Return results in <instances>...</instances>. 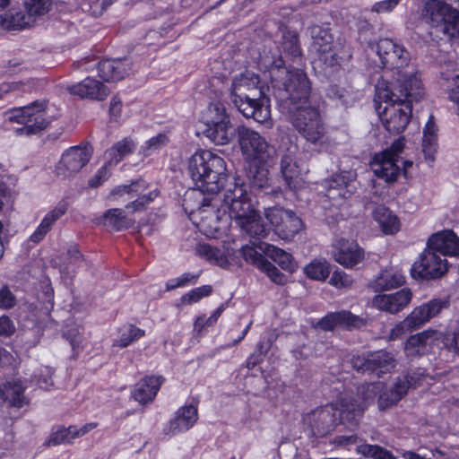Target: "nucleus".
Returning a JSON list of instances; mask_svg holds the SVG:
<instances>
[{
  "mask_svg": "<svg viewBox=\"0 0 459 459\" xmlns=\"http://www.w3.org/2000/svg\"><path fill=\"white\" fill-rule=\"evenodd\" d=\"M368 48L379 59L378 66L396 74V86L405 98L420 96L421 82L410 67V54L405 48L390 39H380L368 44Z\"/></svg>",
  "mask_w": 459,
  "mask_h": 459,
  "instance_id": "1",
  "label": "nucleus"
},
{
  "mask_svg": "<svg viewBox=\"0 0 459 459\" xmlns=\"http://www.w3.org/2000/svg\"><path fill=\"white\" fill-rule=\"evenodd\" d=\"M377 97L385 103L382 109L381 104L377 107L385 128L391 134H400L407 126L411 115V103L419 101L422 97L421 87L420 96L405 98L398 87L392 90L388 85L378 82L376 86Z\"/></svg>",
  "mask_w": 459,
  "mask_h": 459,
  "instance_id": "2",
  "label": "nucleus"
},
{
  "mask_svg": "<svg viewBox=\"0 0 459 459\" xmlns=\"http://www.w3.org/2000/svg\"><path fill=\"white\" fill-rule=\"evenodd\" d=\"M258 83V76L249 72L235 76L230 89L231 101L246 117L264 123L271 117L269 100L252 98L250 94V91L257 89Z\"/></svg>",
  "mask_w": 459,
  "mask_h": 459,
  "instance_id": "3",
  "label": "nucleus"
},
{
  "mask_svg": "<svg viewBox=\"0 0 459 459\" xmlns=\"http://www.w3.org/2000/svg\"><path fill=\"white\" fill-rule=\"evenodd\" d=\"M188 170L201 193H214L221 187L226 165L224 160L217 154L200 150L189 158Z\"/></svg>",
  "mask_w": 459,
  "mask_h": 459,
  "instance_id": "4",
  "label": "nucleus"
},
{
  "mask_svg": "<svg viewBox=\"0 0 459 459\" xmlns=\"http://www.w3.org/2000/svg\"><path fill=\"white\" fill-rule=\"evenodd\" d=\"M272 82L281 100H288L294 107L307 103L310 84L303 70L276 68L272 72Z\"/></svg>",
  "mask_w": 459,
  "mask_h": 459,
  "instance_id": "5",
  "label": "nucleus"
},
{
  "mask_svg": "<svg viewBox=\"0 0 459 459\" xmlns=\"http://www.w3.org/2000/svg\"><path fill=\"white\" fill-rule=\"evenodd\" d=\"M290 122L307 143L319 148L327 143L326 128L316 108L307 104L293 107Z\"/></svg>",
  "mask_w": 459,
  "mask_h": 459,
  "instance_id": "6",
  "label": "nucleus"
},
{
  "mask_svg": "<svg viewBox=\"0 0 459 459\" xmlns=\"http://www.w3.org/2000/svg\"><path fill=\"white\" fill-rule=\"evenodd\" d=\"M421 17L432 29L451 38H459V10L442 0H429L421 9Z\"/></svg>",
  "mask_w": 459,
  "mask_h": 459,
  "instance_id": "7",
  "label": "nucleus"
},
{
  "mask_svg": "<svg viewBox=\"0 0 459 459\" xmlns=\"http://www.w3.org/2000/svg\"><path fill=\"white\" fill-rule=\"evenodd\" d=\"M313 39L312 48L316 52L318 59L326 66L339 65L342 61L348 60L351 55L341 39L333 40L328 28L313 25L310 28Z\"/></svg>",
  "mask_w": 459,
  "mask_h": 459,
  "instance_id": "8",
  "label": "nucleus"
},
{
  "mask_svg": "<svg viewBox=\"0 0 459 459\" xmlns=\"http://www.w3.org/2000/svg\"><path fill=\"white\" fill-rule=\"evenodd\" d=\"M237 132L241 152L249 161L274 164L276 150L264 136L244 126H238Z\"/></svg>",
  "mask_w": 459,
  "mask_h": 459,
  "instance_id": "9",
  "label": "nucleus"
},
{
  "mask_svg": "<svg viewBox=\"0 0 459 459\" xmlns=\"http://www.w3.org/2000/svg\"><path fill=\"white\" fill-rule=\"evenodd\" d=\"M45 109V102L39 101L13 109L9 116L10 121L22 125V127L16 128V134L31 135L47 129L50 120Z\"/></svg>",
  "mask_w": 459,
  "mask_h": 459,
  "instance_id": "10",
  "label": "nucleus"
},
{
  "mask_svg": "<svg viewBox=\"0 0 459 459\" xmlns=\"http://www.w3.org/2000/svg\"><path fill=\"white\" fill-rule=\"evenodd\" d=\"M448 307L446 299H432L420 307H415L411 313L402 322L397 324L389 333V340H397L408 332L420 327L430 318L436 316L443 308Z\"/></svg>",
  "mask_w": 459,
  "mask_h": 459,
  "instance_id": "11",
  "label": "nucleus"
},
{
  "mask_svg": "<svg viewBox=\"0 0 459 459\" xmlns=\"http://www.w3.org/2000/svg\"><path fill=\"white\" fill-rule=\"evenodd\" d=\"M403 149V138H399L390 147L375 154L370 162L374 174L386 182L395 181L401 172L400 154Z\"/></svg>",
  "mask_w": 459,
  "mask_h": 459,
  "instance_id": "12",
  "label": "nucleus"
},
{
  "mask_svg": "<svg viewBox=\"0 0 459 459\" xmlns=\"http://www.w3.org/2000/svg\"><path fill=\"white\" fill-rule=\"evenodd\" d=\"M339 420L341 421L347 420L353 424L350 416L342 417V407L338 410L332 404L318 407L307 413L303 418L305 425L316 436H325L331 433L338 425Z\"/></svg>",
  "mask_w": 459,
  "mask_h": 459,
  "instance_id": "13",
  "label": "nucleus"
},
{
  "mask_svg": "<svg viewBox=\"0 0 459 459\" xmlns=\"http://www.w3.org/2000/svg\"><path fill=\"white\" fill-rule=\"evenodd\" d=\"M448 270L446 258L428 246L411 268V275L415 280H436L443 277Z\"/></svg>",
  "mask_w": 459,
  "mask_h": 459,
  "instance_id": "14",
  "label": "nucleus"
},
{
  "mask_svg": "<svg viewBox=\"0 0 459 459\" xmlns=\"http://www.w3.org/2000/svg\"><path fill=\"white\" fill-rule=\"evenodd\" d=\"M92 148L88 145H77L65 150L56 166V175L62 178H69L76 175L90 161Z\"/></svg>",
  "mask_w": 459,
  "mask_h": 459,
  "instance_id": "15",
  "label": "nucleus"
},
{
  "mask_svg": "<svg viewBox=\"0 0 459 459\" xmlns=\"http://www.w3.org/2000/svg\"><path fill=\"white\" fill-rule=\"evenodd\" d=\"M381 390V382L363 384L358 387L357 399L354 397H342L340 404L342 405V417H351L353 424H356V419L359 416L366 407L374 402L378 391Z\"/></svg>",
  "mask_w": 459,
  "mask_h": 459,
  "instance_id": "16",
  "label": "nucleus"
},
{
  "mask_svg": "<svg viewBox=\"0 0 459 459\" xmlns=\"http://www.w3.org/2000/svg\"><path fill=\"white\" fill-rule=\"evenodd\" d=\"M351 367L358 372H377L380 377L395 367L394 355L386 351L354 355L351 359Z\"/></svg>",
  "mask_w": 459,
  "mask_h": 459,
  "instance_id": "17",
  "label": "nucleus"
},
{
  "mask_svg": "<svg viewBox=\"0 0 459 459\" xmlns=\"http://www.w3.org/2000/svg\"><path fill=\"white\" fill-rule=\"evenodd\" d=\"M266 218L274 227L275 233L284 240L292 239L303 228V222L292 211L283 208H270Z\"/></svg>",
  "mask_w": 459,
  "mask_h": 459,
  "instance_id": "18",
  "label": "nucleus"
},
{
  "mask_svg": "<svg viewBox=\"0 0 459 459\" xmlns=\"http://www.w3.org/2000/svg\"><path fill=\"white\" fill-rule=\"evenodd\" d=\"M284 150L281 159V173L288 188L296 190L302 186L301 169L298 165L297 154L299 147L288 139L283 143Z\"/></svg>",
  "mask_w": 459,
  "mask_h": 459,
  "instance_id": "19",
  "label": "nucleus"
},
{
  "mask_svg": "<svg viewBox=\"0 0 459 459\" xmlns=\"http://www.w3.org/2000/svg\"><path fill=\"white\" fill-rule=\"evenodd\" d=\"M367 325V318L356 316L348 310L329 313L318 322V326L325 331H333L338 326L347 330L360 329Z\"/></svg>",
  "mask_w": 459,
  "mask_h": 459,
  "instance_id": "20",
  "label": "nucleus"
},
{
  "mask_svg": "<svg viewBox=\"0 0 459 459\" xmlns=\"http://www.w3.org/2000/svg\"><path fill=\"white\" fill-rule=\"evenodd\" d=\"M334 260L347 268H352L364 260V250L353 240L340 238L333 251Z\"/></svg>",
  "mask_w": 459,
  "mask_h": 459,
  "instance_id": "21",
  "label": "nucleus"
},
{
  "mask_svg": "<svg viewBox=\"0 0 459 459\" xmlns=\"http://www.w3.org/2000/svg\"><path fill=\"white\" fill-rule=\"evenodd\" d=\"M411 298V291L409 289H403L392 294L376 295L372 299V305L379 310L396 314L409 305Z\"/></svg>",
  "mask_w": 459,
  "mask_h": 459,
  "instance_id": "22",
  "label": "nucleus"
},
{
  "mask_svg": "<svg viewBox=\"0 0 459 459\" xmlns=\"http://www.w3.org/2000/svg\"><path fill=\"white\" fill-rule=\"evenodd\" d=\"M427 245L445 258L446 255L459 256V238L453 230H446L432 234Z\"/></svg>",
  "mask_w": 459,
  "mask_h": 459,
  "instance_id": "23",
  "label": "nucleus"
},
{
  "mask_svg": "<svg viewBox=\"0 0 459 459\" xmlns=\"http://www.w3.org/2000/svg\"><path fill=\"white\" fill-rule=\"evenodd\" d=\"M210 194L212 195V197L203 198L204 206H212L215 208L221 202H222L224 205L230 203L238 202V200L249 197V195L244 184L237 181L230 183L223 191H221L220 188L218 192Z\"/></svg>",
  "mask_w": 459,
  "mask_h": 459,
  "instance_id": "24",
  "label": "nucleus"
},
{
  "mask_svg": "<svg viewBox=\"0 0 459 459\" xmlns=\"http://www.w3.org/2000/svg\"><path fill=\"white\" fill-rule=\"evenodd\" d=\"M131 63L128 59H106L98 65L99 75L106 82H117L123 80L131 71Z\"/></svg>",
  "mask_w": 459,
  "mask_h": 459,
  "instance_id": "25",
  "label": "nucleus"
},
{
  "mask_svg": "<svg viewBox=\"0 0 459 459\" xmlns=\"http://www.w3.org/2000/svg\"><path fill=\"white\" fill-rule=\"evenodd\" d=\"M198 420L197 408L194 405H186L179 408L166 429V434L176 435L191 429Z\"/></svg>",
  "mask_w": 459,
  "mask_h": 459,
  "instance_id": "26",
  "label": "nucleus"
},
{
  "mask_svg": "<svg viewBox=\"0 0 459 459\" xmlns=\"http://www.w3.org/2000/svg\"><path fill=\"white\" fill-rule=\"evenodd\" d=\"M69 91L81 98H90L96 100H105L109 93L108 89L102 82L90 77L69 87Z\"/></svg>",
  "mask_w": 459,
  "mask_h": 459,
  "instance_id": "27",
  "label": "nucleus"
},
{
  "mask_svg": "<svg viewBox=\"0 0 459 459\" xmlns=\"http://www.w3.org/2000/svg\"><path fill=\"white\" fill-rule=\"evenodd\" d=\"M163 381L162 377L152 376L143 378L135 385L133 397L142 404L152 402Z\"/></svg>",
  "mask_w": 459,
  "mask_h": 459,
  "instance_id": "28",
  "label": "nucleus"
},
{
  "mask_svg": "<svg viewBox=\"0 0 459 459\" xmlns=\"http://www.w3.org/2000/svg\"><path fill=\"white\" fill-rule=\"evenodd\" d=\"M35 19L26 11H22L18 4H13L6 12L1 14L0 23L6 29L21 30L30 26Z\"/></svg>",
  "mask_w": 459,
  "mask_h": 459,
  "instance_id": "29",
  "label": "nucleus"
},
{
  "mask_svg": "<svg viewBox=\"0 0 459 459\" xmlns=\"http://www.w3.org/2000/svg\"><path fill=\"white\" fill-rule=\"evenodd\" d=\"M405 379L396 380L393 386L387 387L381 383V390L378 391V408L385 410L396 404L405 394Z\"/></svg>",
  "mask_w": 459,
  "mask_h": 459,
  "instance_id": "30",
  "label": "nucleus"
},
{
  "mask_svg": "<svg viewBox=\"0 0 459 459\" xmlns=\"http://www.w3.org/2000/svg\"><path fill=\"white\" fill-rule=\"evenodd\" d=\"M204 134L215 144L225 145L233 137L230 121H221V123L206 124Z\"/></svg>",
  "mask_w": 459,
  "mask_h": 459,
  "instance_id": "31",
  "label": "nucleus"
},
{
  "mask_svg": "<svg viewBox=\"0 0 459 459\" xmlns=\"http://www.w3.org/2000/svg\"><path fill=\"white\" fill-rule=\"evenodd\" d=\"M236 224L252 238H264L267 235L263 219L255 210Z\"/></svg>",
  "mask_w": 459,
  "mask_h": 459,
  "instance_id": "32",
  "label": "nucleus"
},
{
  "mask_svg": "<svg viewBox=\"0 0 459 459\" xmlns=\"http://www.w3.org/2000/svg\"><path fill=\"white\" fill-rule=\"evenodd\" d=\"M373 218L379 224L385 234H394L399 230L400 222L397 216L383 205L375 208Z\"/></svg>",
  "mask_w": 459,
  "mask_h": 459,
  "instance_id": "33",
  "label": "nucleus"
},
{
  "mask_svg": "<svg viewBox=\"0 0 459 459\" xmlns=\"http://www.w3.org/2000/svg\"><path fill=\"white\" fill-rule=\"evenodd\" d=\"M433 332L424 331L415 335H411L406 342L404 351L408 357L413 358L423 354L429 341L433 340Z\"/></svg>",
  "mask_w": 459,
  "mask_h": 459,
  "instance_id": "34",
  "label": "nucleus"
},
{
  "mask_svg": "<svg viewBox=\"0 0 459 459\" xmlns=\"http://www.w3.org/2000/svg\"><path fill=\"white\" fill-rule=\"evenodd\" d=\"M135 149L134 142L126 137L116 143L111 148L106 151V157L109 166L118 164L125 157L131 154Z\"/></svg>",
  "mask_w": 459,
  "mask_h": 459,
  "instance_id": "35",
  "label": "nucleus"
},
{
  "mask_svg": "<svg viewBox=\"0 0 459 459\" xmlns=\"http://www.w3.org/2000/svg\"><path fill=\"white\" fill-rule=\"evenodd\" d=\"M104 224L112 230L119 231L134 226L135 221L128 217L124 210L118 208L108 209L103 215Z\"/></svg>",
  "mask_w": 459,
  "mask_h": 459,
  "instance_id": "36",
  "label": "nucleus"
},
{
  "mask_svg": "<svg viewBox=\"0 0 459 459\" xmlns=\"http://www.w3.org/2000/svg\"><path fill=\"white\" fill-rule=\"evenodd\" d=\"M272 165L261 164L260 162L249 161L247 176L251 187L262 189L268 186V168Z\"/></svg>",
  "mask_w": 459,
  "mask_h": 459,
  "instance_id": "37",
  "label": "nucleus"
},
{
  "mask_svg": "<svg viewBox=\"0 0 459 459\" xmlns=\"http://www.w3.org/2000/svg\"><path fill=\"white\" fill-rule=\"evenodd\" d=\"M404 282V277L402 273L395 272H383L371 283V289L376 292L385 291L398 288Z\"/></svg>",
  "mask_w": 459,
  "mask_h": 459,
  "instance_id": "38",
  "label": "nucleus"
},
{
  "mask_svg": "<svg viewBox=\"0 0 459 459\" xmlns=\"http://www.w3.org/2000/svg\"><path fill=\"white\" fill-rule=\"evenodd\" d=\"M355 186L351 181L342 175H336L330 182L326 195L333 200H336L338 197L347 199L352 195Z\"/></svg>",
  "mask_w": 459,
  "mask_h": 459,
  "instance_id": "39",
  "label": "nucleus"
},
{
  "mask_svg": "<svg viewBox=\"0 0 459 459\" xmlns=\"http://www.w3.org/2000/svg\"><path fill=\"white\" fill-rule=\"evenodd\" d=\"M197 254L212 264L227 268L230 264L224 250L211 246L209 244H201L196 248Z\"/></svg>",
  "mask_w": 459,
  "mask_h": 459,
  "instance_id": "40",
  "label": "nucleus"
},
{
  "mask_svg": "<svg viewBox=\"0 0 459 459\" xmlns=\"http://www.w3.org/2000/svg\"><path fill=\"white\" fill-rule=\"evenodd\" d=\"M266 255L272 258L277 263L283 270L293 272L296 268V264L293 262L292 255L284 250L267 243H264L260 246Z\"/></svg>",
  "mask_w": 459,
  "mask_h": 459,
  "instance_id": "41",
  "label": "nucleus"
},
{
  "mask_svg": "<svg viewBox=\"0 0 459 459\" xmlns=\"http://www.w3.org/2000/svg\"><path fill=\"white\" fill-rule=\"evenodd\" d=\"M23 390L20 382H7L0 387V395L10 405L21 408L25 403Z\"/></svg>",
  "mask_w": 459,
  "mask_h": 459,
  "instance_id": "42",
  "label": "nucleus"
},
{
  "mask_svg": "<svg viewBox=\"0 0 459 459\" xmlns=\"http://www.w3.org/2000/svg\"><path fill=\"white\" fill-rule=\"evenodd\" d=\"M144 188V182L137 180L132 182L130 185H123L115 187L111 191L110 195L116 200L122 199L123 201H126L138 196Z\"/></svg>",
  "mask_w": 459,
  "mask_h": 459,
  "instance_id": "43",
  "label": "nucleus"
},
{
  "mask_svg": "<svg viewBox=\"0 0 459 459\" xmlns=\"http://www.w3.org/2000/svg\"><path fill=\"white\" fill-rule=\"evenodd\" d=\"M223 207L228 209L229 217L233 220L235 223L243 220L255 210L250 197L224 204Z\"/></svg>",
  "mask_w": 459,
  "mask_h": 459,
  "instance_id": "44",
  "label": "nucleus"
},
{
  "mask_svg": "<svg viewBox=\"0 0 459 459\" xmlns=\"http://www.w3.org/2000/svg\"><path fill=\"white\" fill-rule=\"evenodd\" d=\"M144 334L145 333L143 330L134 325H125L119 330V336L114 341L113 346L126 348L144 336Z\"/></svg>",
  "mask_w": 459,
  "mask_h": 459,
  "instance_id": "45",
  "label": "nucleus"
},
{
  "mask_svg": "<svg viewBox=\"0 0 459 459\" xmlns=\"http://www.w3.org/2000/svg\"><path fill=\"white\" fill-rule=\"evenodd\" d=\"M282 49L285 55L292 60L301 59V49L299 43V36L292 31H287L282 36Z\"/></svg>",
  "mask_w": 459,
  "mask_h": 459,
  "instance_id": "46",
  "label": "nucleus"
},
{
  "mask_svg": "<svg viewBox=\"0 0 459 459\" xmlns=\"http://www.w3.org/2000/svg\"><path fill=\"white\" fill-rule=\"evenodd\" d=\"M204 125L230 120L224 105L219 101L211 103L204 114Z\"/></svg>",
  "mask_w": 459,
  "mask_h": 459,
  "instance_id": "47",
  "label": "nucleus"
},
{
  "mask_svg": "<svg viewBox=\"0 0 459 459\" xmlns=\"http://www.w3.org/2000/svg\"><path fill=\"white\" fill-rule=\"evenodd\" d=\"M74 439H75L74 426H69L68 428L58 427L52 431L49 438L46 441V445L55 446L62 444H70Z\"/></svg>",
  "mask_w": 459,
  "mask_h": 459,
  "instance_id": "48",
  "label": "nucleus"
},
{
  "mask_svg": "<svg viewBox=\"0 0 459 459\" xmlns=\"http://www.w3.org/2000/svg\"><path fill=\"white\" fill-rule=\"evenodd\" d=\"M304 271L308 278L316 281L325 280L330 273L329 265L325 262L310 263L305 267Z\"/></svg>",
  "mask_w": 459,
  "mask_h": 459,
  "instance_id": "49",
  "label": "nucleus"
},
{
  "mask_svg": "<svg viewBox=\"0 0 459 459\" xmlns=\"http://www.w3.org/2000/svg\"><path fill=\"white\" fill-rule=\"evenodd\" d=\"M25 10L32 18L48 13L52 6V0H26L23 4Z\"/></svg>",
  "mask_w": 459,
  "mask_h": 459,
  "instance_id": "50",
  "label": "nucleus"
},
{
  "mask_svg": "<svg viewBox=\"0 0 459 459\" xmlns=\"http://www.w3.org/2000/svg\"><path fill=\"white\" fill-rule=\"evenodd\" d=\"M159 195V191L154 189L150 191L148 194H143V192L137 196V198L126 205L127 210H131L132 212H142L145 210L146 206L152 203Z\"/></svg>",
  "mask_w": 459,
  "mask_h": 459,
  "instance_id": "51",
  "label": "nucleus"
},
{
  "mask_svg": "<svg viewBox=\"0 0 459 459\" xmlns=\"http://www.w3.org/2000/svg\"><path fill=\"white\" fill-rule=\"evenodd\" d=\"M212 291V288L210 285H204L202 287H198L195 289H193L189 292L183 295L180 299L181 302L183 304H193L198 302L200 299H202L204 297H208L211 295Z\"/></svg>",
  "mask_w": 459,
  "mask_h": 459,
  "instance_id": "52",
  "label": "nucleus"
},
{
  "mask_svg": "<svg viewBox=\"0 0 459 459\" xmlns=\"http://www.w3.org/2000/svg\"><path fill=\"white\" fill-rule=\"evenodd\" d=\"M67 211V204L66 203H59L55 209L46 214L44 219L42 220L40 225L44 226V228L49 231L52 225L62 217Z\"/></svg>",
  "mask_w": 459,
  "mask_h": 459,
  "instance_id": "53",
  "label": "nucleus"
},
{
  "mask_svg": "<svg viewBox=\"0 0 459 459\" xmlns=\"http://www.w3.org/2000/svg\"><path fill=\"white\" fill-rule=\"evenodd\" d=\"M259 270L266 273V275L271 279L272 281L277 284H283L286 281L285 275L281 273L275 265H273L268 260L262 261L259 264Z\"/></svg>",
  "mask_w": 459,
  "mask_h": 459,
  "instance_id": "54",
  "label": "nucleus"
},
{
  "mask_svg": "<svg viewBox=\"0 0 459 459\" xmlns=\"http://www.w3.org/2000/svg\"><path fill=\"white\" fill-rule=\"evenodd\" d=\"M364 455L373 459H395L393 454L378 446L367 445L361 447Z\"/></svg>",
  "mask_w": 459,
  "mask_h": 459,
  "instance_id": "55",
  "label": "nucleus"
},
{
  "mask_svg": "<svg viewBox=\"0 0 459 459\" xmlns=\"http://www.w3.org/2000/svg\"><path fill=\"white\" fill-rule=\"evenodd\" d=\"M16 298L11 290L4 285L0 288V308L9 309L15 306Z\"/></svg>",
  "mask_w": 459,
  "mask_h": 459,
  "instance_id": "56",
  "label": "nucleus"
},
{
  "mask_svg": "<svg viewBox=\"0 0 459 459\" xmlns=\"http://www.w3.org/2000/svg\"><path fill=\"white\" fill-rule=\"evenodd\" d=\"M243 258L251 264H254L259 268V264L266 259L258 253L253 247L245 246L240 249Z\"/></svg>",
  "mask_w": 459,
  "mask_h": 459,
  "instance_id": "57",
  "label": "nucleus"
},
{
  "mask_svg": "<svg viewBox=\"0 0 459 459\" xmlns=\"http://www.w3.org/2000/svg\"><path fill=\"white\" fill-rule=\"evenodd\" d=\"M169 142V138L165 134H160L149 141L146 142L145 152L146 154H150L152 152L160 150L161 147L165 146Z\"/></svg>",
  "mask_w": 459,
  "mask_h": 459,
  "instance_id": "58",
  "label": "nucleus"
},
{
  "mask_svg": "<svg viewBox=\"0 0 459 459\" xmlns=\"http://www.w3.org/2000/svg\"><path fill=\"white\" fill-rule=\"evenodd\" d=\"M330 283L337 288H350L352 279L344 272H334L330 279Z\"/></svg>",
  "mask_w": 459,
  "mask_h": 459,
  "instance_id": "59",
  "label": "nucleus"
},
{
  "mask_svg": "<svg viewBox=\"0 0 459 459\" xmlns=\"http://www.w3.org/2000/svg\"><path fill=\"white\" fill-rule=\"evenodd\" d=\"M108 167L110 166L108 164L107 161L103 167L98 169L96 174L89 180L90 186L98 187L109 178L110 172Z\"/></svg>",
  "mask_w": 459,
  "mask_h": 459,
  "instance_id": "60",
  "label": "nucleus"
},
{
  "mask_svg": "<svg viewBox=\"0 0 459 459\" xmlns=\"http://www.w3.org/2000/svg\"><path fill=\"white\" fill-rule=\"evenodd\" d=\"M437 150V137L427 136L422 140V152L426 160H433Z\"/></svg>",
  "mask_w": 459,
  "mask_h": 459,
  "instance_id": "61",
  "label": "nucleus"
},
{
  "mask_svg": "<svg viewBox=\"0 0 459 459\" xmlns=\"http://www.w3.org/2000/svg\"><path fill=\"white\" fill-rule=\"evenodd\" d=\"M52 375L53 369L45 367L38 377L37 385L44 390H48L53 385Z\"/></svg>",
  "mask_w": 459,
  "mask_h": 459,
  "instance_id": "62",
  "label": "nucleus"
},
{
  "mask_svg": "<svg viewBox=\"0 0 459 459\" xmlns=\"http://www.w3.org/2000/svg\"><path fill=\"white\" fill-rule=\"evenodd\" d=\"M423 378V374L420 372H412L407 375H403L401 377H398L396 380H402L405 379V388L406 393L408 392L409 388H415L418 385H420V381Z\"/></svg>",
  "mask_w": 459,
  "mask_h": 459,
  "instance_id": "63",
  "label": "nucleus"
},
{
  "mask_svg": "<svg viewBox=\"0 0 459 459\" xmlns=\"http://www.w3.org/2000/svg\"><path fill=\"white\" fill-rule=\"evenodd\" d=\"M15 329V325L9 316H0V336H11L14 333Z\"/></svg>",
  "mask_w": 459,
  "mask_h": 459,
  "instance_id": "64",
  "label": "nucleus"
}]
</instances>
